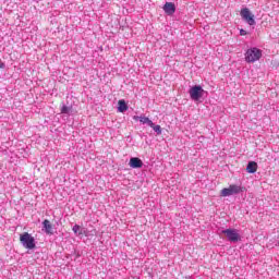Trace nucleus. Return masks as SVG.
<instances>
[{"instance_id":"1a4fd4ad","label":"nucleus","mask_w":279,"mask_h":279,"mask_svg":"<svg viewBox=\"0 0 279 279\" xmlns=\"http://www.w3.org/2000/svg\"><path fill=\"white\" fill-rule=\"evenodd\" d=\"M163 12H166L168 16H172V14H175V4L172 2H166L163 5Z\"/></svg>"},{"instance_id":"f3484780","label":"nucleus","mask_w":279,"mask_h":279,"mask_svg":"<svg viewBox=\"0 0 279 279\" xmlns=\"http://www.w3.org/2000/svg\"><path fill=\"white\" fill-rule=\"evenodd\" d=\"M0 69H5V63L0 60Z\"/></svg>"},{"instance_id":"f8f14e48","label":"nucleus","mask_w":279,"mask_h":279,"mask_svg":"<svg viewBox=\"0 0 279 279\" xmlns=\"http://www.w3.org/2000/svg\"><path fill=\"white\" fill-rule=\"evenodd\" d=\"M128 110V104L125 102V100H119L118 101V111L119 112H125Z\"/></svg>"},{"instance_id":"39448f33","label":"nucleus","mask_w":279,"mask_h":279,"mask_svg":"<svg viewBox=\"0 0 279 279\" xmlns=\"http://www.w3.org/2000/svg\"><path fill=\"white\" fill-rule=\"evenodd\" d=\"M239 193H241V186L231 184L229 187L222 189L220 195L221 197H230L232 195H239Z\"/></svg>"},{"instance_id":"423d86ee","label":"nucleus","mask_w":279,"mask_h":279,"mask_svg":"<svg viewBox=\"0 0 279 279\" xmlns=\"http://www.w3.org/2000/svg\"><path fill=\"white\" fill-rule=\"evenodd\" d=\"M241 16L244 21H246L247 24L250 25H256V20H254V15L250 11V9L244 8L241 10Z\"/></svg>"},{"instance_id":"f03ea898","label":"nucleus","mask_w":279,"mask_h":279,"mask_svg":"<svg viewBox=\"0 0 279 279\" xmlns=\"http://www.w3.org/2000/svg\"><path fill=\"white\" fill-rule=\"evenodd\" d=\"M20 241L26 250H34V247H36V240L28 232L21 234Z\"/></svg>"},{"instance_id":"0eeeda50","label":"nucleus","mask_w":279,"mask_h":279,"mask_svg":"<svg viewBox=\"0 0 279 279\" xmlns=\"http://www.w3.org/2000/svg\"><path fill=\"white\" fill-rule=\"evenodd\" d=\"M134 121H140L142 125H148V128H154V121H151L149 118L145 116H134L133 117Z\"/></svg>"},{"instance_id":"7ed1b4c3","label":"nucleus","mask_w":279,"mask_h":279,"mask_svg":"<svg viewBox=\"0 0 279 279\" xmlns=\"http://www.w3.org/2000/svg\"><path fill=\"white\" fill-rule=\"evenodd\" d=\"M204 88L201 85H194L189 90L192 101H199L204 97Z\"/></svg>"},{"instance_id":"20e7f679","label":"nucleus","mask_w":279,"mask_h":279,"mask_svg":"<svg viewBox=\"0 0 279 279\" xmlns=\"http://www.w3.org/2000/svg\"><path fill=\"white\" fill-rule=\"evenodd\" d=\"M221 234H225L231 243H238V241H241V234H239V230L236 229L222 230Z\"/></svg>"},{"instance_id":"9d476101","label":"nucleus","mask_w":279,"mask_h":279,"mask_svg":"<svg viewBox=\"0 0 279 279\" xmlns=\"http://www.w3.org/2000/svg\"><path fill=\"white\" fill-rule=\"evenodd\" d=\"M247 173H256L258 171V163L256 161H250L246 166Z\"/></svg>"},{"instance_id":"4468645a","label":"nucleus","mask_w":279,"mask_h":279,"mask_svg":"<svg viewBox=\"0 0 279 279\" xmlns=\"http://www.w3.org/2000/svg\"><path fill=\"white\" fill-rule=\"evenodd\" d=\"M71 112H73V107H68L65 105L62 106V108H61L62 114H71Z\"/></svg>"},{"instance_id":"dca6fc26","label":"nucleus","mask_w":279,"mask_h":279,"mask_svg":"<svg viewBox=\"0 0 279 279\" xmlns=\"http://www.w3.org/2000/svg\"><path fill=\"white\" fill-rule=\"evenodd\" d=\"M240 36H247V31L240 29Z\"/></svg>"},{"instance_id":"ddd939ff","label":"nucleus","mask_w":279,"mask_h":279,"mask_svg":"<svg viewBox=\"0 0 279 279\" xmlns=\"http://www.w3.org/2000/svg\"><path fill=\"white\" fill-rule=\"evenodd\" d=\"M72 230L75 236H82L83 232H82V227L80 225H74Z\"/></svg>"},{"instance_id":"6e6552de","label":"nucleus","mask_w":279,"mask_h":279,"mask_svg":"<svg viewBox=\"0 0 279 279\" xmlns=\"http://www.w3.org/2000/svg\"><path fill=\"white\" fill-rule=\"evenodd\" d=\"M131 169H141L143 167V160L138 157H132L129 161Z\"/></svg>"},{"instance_id":"f257e3e1","label":"nucleus","mask_w":279,"mask_h":279,"mask_svg":"<svg viewBox=\"0 0 279 279\" xmlns=\"http://www.w3.org/2000/svg\"><path fill=\"white\" fill-rule=\"evenodd\" d=\"M263 58V51L258 48H251L245 52V61L248 63L258 62Z\"/></svg>"},{"instance_id":"9b49d317","label":"nucleus","mask_w":279,"mask_h":279,"mask_svg":"<svg viewBox=\"0 0 279 279\" xmlns=\"http://www.w3.org/2000/svg\"><path fill=\"white\" fill-rule=\"evenodd\" d=\"M43 226L46 234H53V227L49 220H44Z\"/></svg>"},{"instance_id":"2eb2a0df","label":"nucleus","mask_w":279,"mask_h":279,"mask_svg":"<svg viewBox=\"0 0 279 279\" xmlns=\"http://www.w3.org/2000/svg\"><path fill=\"white\" fill-rule=\"evenodd\" d=\"M153 130H154V132H156V134H162V128H160V125H155L154 123H153V126H150Z\"/></svg>"}]
</instances>
